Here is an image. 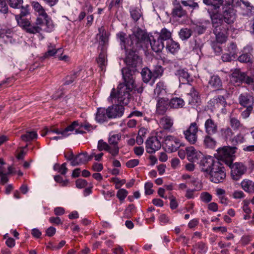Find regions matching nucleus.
Listing matches in <instances>:
<instances>
[{"label": "nucleus", "mask_w": 254, "mask_h": 254, "mask_svg": "<svg viewBox=\"0 0 254 254\" xmlns=\"http://www.w3.org/2000/svg\"><path fill=\"white\" fill-rule=\"evenodd\" d=\"M208 84L210 87L215 90H219L222 86L221 80L217 75L212 76L209 80Z\"/></svg>", "instance_id": "obj_30"}, {"label": "nucleus", "mask_w": 254, "mask_h": 254, "mask_svg": "<svg viewBox=\"0 0 254 254\" xmlns=\"http://www.w3.org/2000/svg\"><path fill=\"white\" fill-rule=\"evenodd\" d=\"M153 187V184L150 182H147L145 184V193L146 195L151 194L153 190L151 189Z\"/></svg>", "instance_id": "obj_60"}, {"label": "nucleus", "mask_w": 254, "mask_h": 254, "mask_svg": "<svg viewBox=\"0 0 254 254\" xmlns=\"http://www.w3.org/2000/svg\"><path fill=\"white\" fill-rule=\"evenodd\" d=\"M124 107L123 105L115 104L109 106L107 108L109 119L120 118L122 117L124 112Z\"/></svg>", "instance_id": "obj_15"}, {"label": "nucleus", "mask_w": 254, "mask_h": 254, "mask_svg": "<svg viewBox=\"0 0 254 254\" xmlns=\"http://www.w3.org/2000/svg\"><path fill=\"white\" fill-rule=\"evenodd\" d=\"M62 52V50L61 49H58L57 50H56L55 49L52 48L50 49V47H49V49L47 51V52L45 53L44 57L45 58H48L50 57L54 56L56 54L58 53H60Z\"/></svg>", "instance_id": "obj_54"}, {"label": "nucleus", "mask_w": 254, "mask_h": 254, "mask_svg": "<svg viewBox=\"0 0 254 254\" xmlns=\"http://www.w3.org/2000/svg\"><path fill=\"white\" fill-rule=\"evenodd\" d=\"M147 153L152 154L161 148L160 141L153 136L149 138L145 142Z\"/></svg>", "instance_id": "obj_16"}, {"label": "nucleus", "mask_w": 254, "mask_h": 254, "mask_svg": "<svg viewBox=\"0 0 254 254\" xmlns=\"http://www.w3.org/2000/svg\"><path fill=\"white\" fill-rule=\"evenodd\" d=\"M237 149L236 147L224 146L217 150V156L220 160L231 158Z\"/></svg>", "instance_id": "obj_14"}, {"label": "nucleus", "mask_w": 254, "mask_h": 254, "mask_svg": "<svg viewBox=\"0 0 254 254\" xmlns=\"http://www.w3.org/2000/svg\"><path fill=\"white\" fill-rule=\"evenodd\" d=\"M129 36L131 37L132 40H138L142 43L147 38L146 33L140 28H137L133 34Z\"/></svg>", "instance_id": "obj_27"}, {"label": "nucleus", "mask_w": 254, "mask_h": 254, "mask_svg": "<svg viewBox=\"0 0 254 254\" xmlns=\"http://www.w3.org/2000/svg\"><path fill=\"white\" fill-rule=\"evenodd\" d=\"M192 35V31L190 29L187 28H182L179 32L180 38L182 40L188 39Z\"/></svg>", "instance_id": "obj_42"}, {"label": "nucleus", "mask_w": 254, "mask_h": 254, "mask_svg": "<svg viewBox=\"0 0 254 254\" xmlns=\"http://www.w3.org/2000/svg\"><path fill=\"white\" fill-rule=\"evenodd\" d=\"M212 23L222 24L225 25L223 21L228 24H230L235 21L236 18V10L232 6L222 5L220 11L214 15H211Z\"/></svg>", "instance_id": "obj_4"}, {"label": "nucleus", "mask_w": 254, "mask_h": 254, "mask_svg": "<svg viewBox=\"0 0 254 254\" xmlns=\"http://www.w3.org/2000/svg\"><path fill=\"white\" fill-rule=\"evenodd\" d=\"M107 62L106 54L104 52H101L97 59V62L102 70L104 69Z\"/></svg>", "instance_id": "obj_40"}, {"label": "nucleus", "mask_w": 254, "mask_h": 254, "mask_svg": "<svg viewBox=\"0 0 254 254\" xmlns=\"http://www.w3.org/2000/svg\"><path fill=\"white\" fill-rule=\"evenodd\" d=\"M166 86L163 82H159L157 83L156 88L154 89V94L158 96L161 94L166 93Z\"/></svg>", "instance_id": "obj_45"}, {"label": "nucleus", "mask_w": 254, "mask_h": 254, "mask_svg": "<svg viewBox=\"0 0 254 254\" xmlns=\"http://www.w3.org/2000/svg\"><path fill=\"white\" fill-rule=\"evenodd\" d=\"M125 83H120L117 87V92L116 89L113 88L110 98L111 100L117 98L118 102L123 105H127L129 102L130 95L129 92L132 91L134 86V79H124Z\"/></svg>", "instance_id": "obj_2"}, {"label": "nucleus", "mask_w": 254, "mask_h": 254, "mask_svg": "<svg viewBox=\"0 0 254 254\" xmlns=\"http://www.w3.org/2000/svg\"><path fill=\"white\" fill-rule=\"evenodd\" d=\"M117 36L120 40L122 48L124 49L126 51L132 50L135 52L142 47V43L140 41L132 40L131 36L127 37V34L123 32L118 33Z\"/></svg>", "instance_id": "obj_5"}, {"label": "nucleus", "mask_w": 254, "mask_h": 254, "mask_svg": "<svg viewBox=\"0 0 254 254\" xmlns=\"http://www.w3.org/2000/svg\"><path fill=\"white\" fill-rule=\"evenodd\" d=\"M112 181L116 184V188L117 189H119L121 186L125 184L126 182V181L125 179L120 180L118 178H113L112 179Z\"/></svg>", "instance_id": "obj_61"}, {"label": "nucleus", "mask_w": 254, "mask_h": 254, "mask_svg": "<svg viewBox=\"0 0 254 254\" xmlns=\"http://www.w3.org/2000/svg\"><path fill=\"white\" fill-rule=\"evenodd\" d=\"M208 176L210 180L214 183H222L226 176L225 168L220 162L216 163Z\"/></svg>", "instance_id": "obj_6"}, {"label": "nucleus", "mask_w": 254, "mask_h": 254, "mask_svg": "<svg viewBox=\"0 0 254 254\" xmlns=\"http://www.w3.org/2000/svg\"><path fill=\"white\" fill-rule=\"evenodd\" d=\"M228 51L230 54H231L232 56H234V58H235V56L237 53V45L233 42L230 43V45L228 46Z\"/></svg>", "instance_id": "obj_52"}, {"label": "nucleus", "mask_w": 254, "mask_h": 254, "mask_svg": "<svg viewBox=\"0 0 254 254\" xmlns=\"http://www.w3.org/2000/svg\"><path fill=\"white\" fill-rule=\"evenodd\" d=\"M198 131V127L195 122L191 123L189 128L184 131L185 138L190 144H194L196 142Z\"/></svg>", "instance_id": "obj_10"}, {"label": "nucleus", "mask_w": 254, "mask_h": 254, "mask_svg": "<svg viewBox=\"0 0 254 254\" xmlns=\"http://www.w3.org/2000/svg\"><path fill=\"white\" fill-rule=\"evenodd\" d=\"M98 148L100 151L103 150L108 151L109 150L110 146L106 142L101 139L98 142Z\"/></svg>", "instance_id": "obj_56"}, {"label": "nucleus", "mask_w": 254, "mask_h": 254, "mask_svg": "<svg viewBox=\"0 0 254 254\" xmlns=\"http://www.w3.org/2000/svg\"><path fill=\"white\" fill-rule=\"evenodd\" d=\"M212 24L214 28L213 33L215 35L217 43L222 44L225 42L227 38L226 35L228 30L227 26L219 24V23Z\"/></svg>", "instance_id": "obj_8"}, {"label": "nucleus", "mask_w": 254, "mask_h": 254, "mask_svg": "<svg viewBox=\"0 0 254 254\" xmlns=\"http://www.w3.org/2000/svg\"><path fill=\"white\" fill-rule=\"evenodd\" d=\"M160 124L164 129H169L173 125V121L170 117L165 116L161 119Z\"/></svg>", "instance_id": "obj_41"}, {"label": "nucleus", "mask_w": 254, "mask_h": 254, "mask_svg": "<svg viewBox=\"0 0 254 254\" xmlns=\"http://www.w3.org/2000/svg\"><path fill=\"white\" fill-rule=\"evenodd\" d=\"M13 35L14 32L10 29L4 28L0 29V37L4 39L5 40H9L11 41V39Z\"/></svg>", "instance_id": "obj_36"}, {"label": "nucleus", "mask_w": 254, "mask_h": 254, "mask_svg": "<svg viewBox=\"0 0 254 254\" xmlns=\"http://www.w3.org/2000/svg\"><path fill=\"white\" fill-rule=\"evenodd\" d=\"M9 6L14 8H20L22 7L23 0H8Z\"/></svg>", "instance_id": "obj_50"}, {"label": "nucleus", "mask_w": 254, "mask_h": 254, "mask_svg": "<svg viewBox=\"0 0 254 254\" xmlns=\"http://www.w3.org/2000/svg\"><path fill=\"white\" fill-rule=\"evenodd\" d=\"M73 131L75 132V134L79 133V123L78 121L73 122L64 128H55L49 130V132L56 133L59 135H63L64 136H68Z\"/></svg>", "instance_id": "obj_7"}, {"label": "nucleus", "mask_w": 254, "mask_h": 254, "mask_svg": "<svg viewBox=\"0 0 254 254\" xmlns=\"http://www.w3.org/2000/svg\"><path fill=\"white\" fill-rule=\"evenodd\" d=\"M186 150L188 158L191 162H196L203 157V154L197 152L192 146L187 147Z\"/></svg>", "instance_id": "obj_18"}, {"label": "nucleus", "mask_w": 254, "mask_h": 254, "mask_svg": "<svg viewBox=\"0 0 254 254\" xmlns=\"http://www.w3.org/2000/svg\"><path fill=\"white\" fill-rule=\"evenodd\" d=\"M189 88L190 89V91L188 93L189 102L190 104L194 106L199 100L198 93L194 88L190 85H189Z\"/></svg>", "instance_id": "obj_24"}, {"label": "nucleus", "mask_w": 254, "mask_h": 254, "mask_svg": "<svg viewBox=\"0 0 254 254\" xmlns=\"http://www.w3.org/2000/svg\"><path fill=\"white\" fill-rule=\"evenodd\" d=\"M165 144L166 148L171 152L176 151L181 146L179 139L170 135L166 137Z\"/></svg>", "instance_id": "obj_13"}, {"label": "nucleus", "mask_w": 254, "mask_h": 254, "mask_svg": "<svg viewBox=\"0 0 254 254\" xmlns=\"http://www.w3.org/2000/svg\"><path fill=\"white\" fill-rule=\"evenodd\" d=\"M186 11L183 8L180 3H177L175 5L172 11V15L173 17L181 18L186 16Z\"/></svg>", "instance_id": "obj_31"}, {"label": "nucleus", "mask_w": 254, "mask_h": 254, "mask_svg": "<svg viewBox=\"0 0 254 254\" xmlns=\"http://www.w3.org/2000/svg\"><path fill=\"white\" fill-rule=\"evenodd\" d=\"M149 41L152 50L156 53L161 52L164 47L163 42L159 38L156 40L150 39Z\"/></svg>", "instance_id": "obj_28"}, {"label": "nucleus", "mask_w": 254, "mask_h": 254, "mask_svg": "<svg viewBox=\"0 0 254 254\" xmlns=\"http://www.w3.org/2000/svg\"><path fill=\"white\" fill-rule=\"evenodd\" d=\"M8 11V6L5 0H0V11L6 13Z\"/></svg>", "instance_id": "obj_63"}, {"label": "nucleus", "mask_w": 254, "mask_h": 254, "mask_svg": "<svg viewBox=\"0 0 254 254\" xmlns=\"http://www.w3.org/2000/svg\"><path fill=\"white\" fill-rule=\"evenodd\" d=\"M176 75L178 76L180 82L183 84L189 83L191 80L190 75L186 69L177 70Z\"/></svg>", "instance_id": "obj_22"}, {"label": "nucleus", "mask_w": 254, "mask_h": 254, "mask_svg": "<svg viewBox=\"0 0 254 254\" xmlns=\"http://www.w3.org/2000/svg\"><path fill=\"white\" fill-rule=\"evenodd\" d=\"M143 81L148 83L152 78L153 79V75L151 71L147 67L143 68L141 72Z\"/></svg>", "instance_id": "obj_35"}, {"label": "nucleus", "mask_w": 254, "mask_h": 254, "mask_svg": "<svg viewBox=\"0 0 254 254\" xmlns=\"http://www.w3.org/2000/svg\"><path fill=\"white\" fill-rule=\"evenodd\" d=\"M128 191L124 189H120L117 193V196L120 201H123L127 196Z\"/></svg>", "instance_id": "obj_53"}, {"label": "nucleus", "mask_w": 254, "mask_h": 254, "mask_svg": "<svg viewBox=\"0 0 254 254\" xmlns=\"http://www.w3.org/2000/svg\"><path fill=\"white\" fill-rule=\"evenodd\" d=\"M120 138L121 136L119 134H114L109 138V143L110 145H118Z\"/></svg>", "instance_id": "obj_57"}, {"label": "nucleus", "mask_w": 254, "mask_h": 254, "mask_svg": "<svg viewBox=\"0 0 254 254\" xmlns=\"http://www.w3.org/2000/svg\"><path fill=\"white\" fill-rule=\"evenodd\" d=\"M169 106L175 109L182 108L185 103L182 99L178 97L171 99L170 101L169 100Z\"/></svg>", "instance_id": "obj_34"}, {"label": "nucleus", "mask_w": 254, "mask_h": 254, "mask_svg": "<svg viewBox=\"0 0 254 254\" xmlns=\"http://www.w3.org/2000/svg\"><path fill=\"white\" fill-rule=\"evenodd\" d=\"M37 137V134L34 131H27L25 134L21 136V139L25 141H29Z\"/></svg>", "instance_id": "obj_44"}, {"label": "nucleus", "mask_w": 254, "mask_h": 254, "mask_svg": "<svg viewBox=\"0 0 254 254\" xmlns=\"http://www.w3.org/2000/svg\"><path fill=\"white\" fill-rule=\"evenodd\" d=\"M204 128L207 134L213 135L218 131L217 125L210 118L206 120Z\"/></svg>", "instance_id": "obj_20"}, {"label": "nucleus", "mask_w": 254, "mask_h": 254, "mask_svg": "<svg viewBox=\"0 0 254 254\" xmlns=\"http://www.w3.org/2000/svg\"><path fill=\"white\" fill-rule=\"evenodd\" d=\"M245 83L248 85L250 88L254 90V76H248Z\"/></svg>", "instance_id": "obj_62"}, {"label": "nucleus", "mask_w": 254, "mask_h": 254, "mask_svg": "<svg viewBox=\"0 0 254 254\" xmlns=\"http://www.w3.org/2000/svg\"><path fill=\"white\" fill-rule=\"evenodd\" d=\"M107 109L99 108L96 114V120L99 123H103L109 119Z\"/></svg>", "instance_id": "obj_26"}, {"label": "nucleus", "mask_w": 254, "mask_h": 254, "mask_svg": "<svg viewBox=\"0 0 254 254\" xmlns=\"http://www.w3.org/2000/svg\"><path fill=\"white\" fill-rule=\"evenodd\" d=\"M221 132L222 135L227 139L231 138L233 135L232 130L229 127L221 128Z\"/></svg>", "instance_id": "obj_48"}, {"label": "nucleus", "mask_w": 254, "mask_h": 254, "mask_svg": "<svg viewBox=\"0 0 254 254\" xmlns=\"http://www.w3.org/2000/svg\"><path fill=\"white\" fill-rule=\"evenodd\" d=\"M223 1L222 0H203V2L208 5L212 6V14L214 15L220 11L221 9V6L222 7Z\"/></svg>", "instance_id": "obj_19"}, {"label": "nucleus", "mask_w": 254, "mask_h": 254, "mask_svg": "<svg viewBox=\"0 0 254 254\" xmlns=\"http://www.w3.org/2000/svg\"><path fill=\"white\" fill-rule=\"evenodd\" d=\"M211 135H212L207 134L204 137L203 144L206 147L213 148L216 145V141Z\"/></svg>", "instance_id": "obj_37"}, {"label": "nucleus", "mask_w": 254, "mask_h": 254, "mask_svg": "<svg viewBox=\"0 0 254 254\" xmlns=\"http://www.w3.org/2000/svg\"><path fill=\"white\" fill-rule=\"evenodd\" d=\"M204 39L203 38L196 36L194 38V46L193 47V50H195L197 52V50H200L204 44Z\"/></svg>", "instance_id": "obj_39"}, {"label": "nucleus", "mask_w": 254, "mask_h": 254, "mask_svg": "<svg viewBox=\"0 0 254 254\" xmlns=\"http://www.w3.org/2000/svg\"><path fill=\"white\" fill-rule=\"evenodd\" d=\"M199 167L202 172H204L206 176L210 173L211 170L214 168V166L215 165L216 163H219L218 161H215L213 157H204L200 159Z\"/></svg>", "instance_id": "obj_9"}, {"label": "nucleus", "mask_w": 254, "mask_h": 254, "mask_svg": "<svg viewBox=\"0 0 254 254\" xmlns=\"http://www.w3.org/2000/svg\"><path fill=\"white\" fill-rule=\"evenodd\" d=\"M242 188L249 193H254V182L249 180H244L241 183Z\"/></svg>", "instance_id": "obj_33"}, {"label": "nucleus", "mask_w": 254, "mask_h": 254, "mask_svg": "<svg viewBox=\"0 0 254 254\" xmlns=\"http://www.w3.org/2000/svg\"><path fill=\"white\" fill-rule=\"evenodd\" d=\"M247 77L245 73L242 72L240 69H235L232 73L231 80L236 83H245Z\"/></svg>", "instance_id": "obj_23"}, {"label": "nucleus", "mask_w": 254, "mask_h": 254, "mask_svg": "<svg viewBox=\"0 0 254 254\" xmlns=\"http://www.w3.org/2000/svg\"><path fill=\"white\" fill-rule=\"evenodd\" d=\"M166 49L172 54L177 52L180 49L179 44L171 39L166 45Z\"/></svg>", "instance_id": "obj_38"}, {"label": "nucleus", "mask_w": 254, "mask_h": 254, "mask_svg": "<svg viewBox=\"0 0 254 254\" xmlns=\"http://www.w3.org/2000/svg\"><path fill=\"white\" fill-rule=\"evenodd\" d=\"M167 136V135H166L165 134V131L162 130L157 132L156 136L153 137L156 138V139L159 141L162 140V141L165 142V140L166 139V137Z\"/></svg>", "instance_id": "obj_58"}, {"label": "nucleus", "mask_w": 254, "mask_h": 254, "mask_svg": "<svg viewBox=\"0 0 254 254\" xmlns=\"http://www.w3.org/2000/svg\"><path fill=\"white\" fill-rule=\"evenodd\" d=\"M240 104L244 107H253L254 98L247 93L241 94L239 97Z\"/></svg>", "instance_id": "obj_21"}, {"label": "nucleus", "mask_w": 254, "mask_h": 254, "mask_svg": "<svg viewBox=\"0 0 254 254\" xmlns=\"http://www.w3.org/2000/svg\"><path fill=\"white\" fill-rule=\"evenodd\" d=\"M231 176L233 180H238L247 171V168L242 163H235L231 167Z\"/></svg>", "instance_id": "obj_11"}, {"label": "nucleus", "mask_w": 254, "mask_h": 254, "mask_svg": "<svg viewBox=\"0 0 254 254\" xmlns=\"http://www.w3.org/2000/svg\"><path fill=\"white\" fill-rule=\"evenodd\" d=\"M93 158V155H87L86 152H80V163H86Z\"/></svg>", "instance_id": "obj_55"}, {"label": "nucleus", "mask_w": 254, "mask_h": 254, "mask_svg": "<svg viewBox=\"0 0 254 254\" xmlns=\"http://www.w3.org/2000/svg\"><path fill=\"white\" fill-rule=\"evenodd\" d=\"M244 50L248 53L240 55L238 57L239 61L241 63H252V55L251 54V52L253 51L252 46H247L244 48Z\"/></svg>", "instance_id": "obj_25"}, {"label": "nucleus", "mask_w": 254, "mask_h": 254, "mask_svg": "<svg viewBox=\"0 0 254 254\" xmlns=\"http://www.w3.org/2000/svg\"><path fill=\"white\" fill-rule=\"evenodd\" d=\"M84 11L80 13V19H83L86 16V11L88 12L92 11V7L88 2H86L85 6L83 8Z\"/></svg>", "instance_id": "obj_59"}, {"label": "nucleus", "mask_w": 254, "mask_h": 254, "mask_svg": "<svg viewBox=\"0 0 254 254\" xmlns=\"http://www.w3.org/2000/svg\"><path fill=\"white\" fill-rule=\"evenodd\" d=\"M77 72H73L72 74H71L70 76H67L65 78V82L64 83V85H69L70 84H71L73 82V81L75 80V79L77 77Z\"/></svg>", "instance_id": "obj_51"}, {"label": "nucleus", "mask_w": 254, "mask_h": 254, "mask_svg": "<svg viewBox=\"0 0 254 254\" xmlns=\"http://www.w3.org/2000/svg\"><path fill=\"white\" fill-rule=\"evenodd\" d=\"M65 158L70 162V164L73 166L78 165L79 163V154H74L72 151L67 152L64 154Z\"/></svg>", "instance_id": "obj_29"}, {"label": "nucleus", "mask_w": 254, "mask_h": 254, "mask_svg": "<svg viewBox=\"0 0 254 254\" xmlns=\"http://www.w3.org/2000/svg\"><path fill=\"white\" fill-rule=\"evenodd\" d=\"M201 200L205 202H208L211 201L212 196L207 192H203L201 194L200 196Z\"/></svg>", "instance_id": "obj_64"}, {"label": "nucleus", "mask_w": 254, "mask_h": 254, "mask_svg": "<svg viewBox=\"0 0 254 254\" xmlns=\"http://www.w3.org/2000/svg\"><path fill=\"white\" fill-rule=\"evenodd\" d=\"M169 106V99L167 98H158L156 105V114L163 115Z\"/></svg>", "instance_id": "obj_17"}, {"label": "nucleus", "mask_w": 254, "mask_h": 254, "mask_svg": "<svg viewBox=\"0 0 254 254\" xmlns=\"http://www.w3.org/2000/svg\"><path fill=\"white\" fill-rule=\"evenodd\" d=\"M34 10L39 13V16L42 17L44 20V25L46 27H47L48 22H51V24L54 27L52 20L49 17V16L45 12V9L43 6L37 1H33L31 3Z\"/></svg>", "instance_id": "obj_12"}, {"label": "nucleus", "mask_w": 254, "mask_h": 254, "mask_svg": "<svg viewBox=\"0 0 254 254\" xmlns=\"http://www.w3.org/2000/svg\"><path fill=\"white\" fill-rule=\"evenodd\" d=\"M163 68L160 65H157L155 66L153 70V79L157 78V77L161 76L163 72Z\"/></svg>", "instance_id": "obj_49"}, {"label": "nucleus", "mask_w": 254, "mask_h": 254, "mask_svg": "<svg viewBox=\"0 0 254 254\" xmlns=\"http://www.w3.org/2000/svg\"><path fill=\"white\" fill-rule=\"evenodd\" d=\"M171 32L167 28H164L161 30L158 38L162 41H163L165 40H171Z\"/></svg>", "instance_id": "obj_43"}, {"label": "nucleus", "mask_w": 254, "mask_h": 254, "mask_svg": "<svg viewBox=\"0 0 254 254\" xmlns=\"http://www.w3.org/2000/svg\"><path fill=\"white\" fill-rule=\"evenodd\" d=\"M15 19L19 26L29 34H35L40 33L42 31L51 32L54 30V27L51 24L50 21L48 22L47 27H46L44 20L40 17H37L35 23L33 24L26 18L19 17L18 15H15Z\"/></svg>", "instance_id": "obj_1"}, {"label": "nucleus", "mask_w": 254, "mask_h": 254, "mask_svg": "<svg viewBox=\"0 0 254 254\" xmlns=\"http://www.w3.org/2000/svg\"><path fill=\"white\" fill-rule=\"evenodd\" d=\"M230 122L231 127L234 130L238 129L243 126V125L241 123L240 121L235 117H231Z\"/></svg>", "instance_id": "obj_47"}, {"label": "nucleus", "mask_w": 254, "mask_h": 254, "mask_svg": "<svg viewBox=\"0 0 254 254\" xmlns=\"http://www.w3.org/2000/svg\"><path fill=\"white\" fill-rule=\"evenodd\" d=\"M225 93L223 95L218 96L216 99H213V101L216 102V105L218 106L220 104L223 107H225L227 104L226 98L229 97L231 94L232 92L224 90Z\"/></svg>", "instance_id": "obj_32"}, {"label": "nucleus", "mask_w": 254, "mask_h": 254, "mask_svg": "<svg viewBox=\"0 0 254 254\" xmlns=\"http://www.w3.org/2000/svg\"><path fill=\"white\" fill-rule=\"evenodd\" d=\"M130 16L132 19L136 22L142 16V13L139 8H135L130 11Z\"/></svg>", "instance_id": "obj_46"}, {"label": "nucleus", "mask_w": 254, "mask_h": 254, "mask_svg": "<svg viewBox=\"0 0 254 254\" xmlns=\"http://www.w3.org/2000/svg\"><path fill=\"white\" fill-rule=\"evenodd\" d=\"M126 57L124 60L127 67L122 70L124 79H134L133 75L137 70V67L140 66L141 59L134 51H126Z\"/></svg>", "instance_id": "obj_3"}]
</instances>
